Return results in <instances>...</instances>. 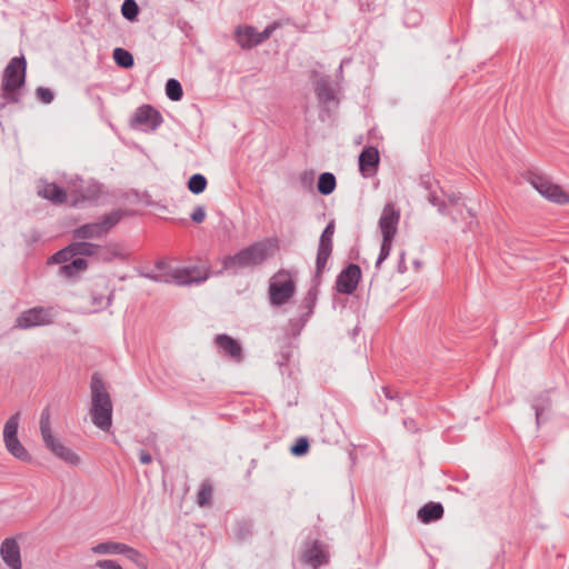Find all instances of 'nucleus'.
Returning a JSON list of instances; mask_svg holds the SVG:
<instances>
[{
  "instance_id": "obj_1",
  "label": "nucleus",
  "mask_w": 569,
  "mask_h": 569,
  "mask_svg": "<svg viewBox=\"0 0 569 569\" xmlns=\"http://www.w3.org/2000/svg\"><path fill=\"white\" fill-rule=\"evenodd\" d=\"M27 78V60L23 56L13 57L3 71L0 92V117L10 103H19Z\"/></svg>"
},
{
  "instance_id": "obj_2",
  "label": "nucleus",
  "mask_w": 569,
  "mask_h": 569,
  "mask_svg": "<svg viewBox=\"0 0 569 569\" xmlns=\"http://www.w3.org/2000/svg\"><path fill=\"white\" fill-rule=\"evenodd\" d=\"M91 389V420L102 431H109L112 426V401L104 381L98 373H93L90 382Z\"/></svg>"
},
{
  "instance_id": "obj_3",
  "label": "nucleus",
  "mask_w": 569,
  "mask_h": 569,
  "mask_svg": "<svg viewBox=\"0 0 569 569\" xmlns=\"http://www.w3.org/2000/svg\"><path fill=\"white\" fill-rule=\"evenodd\" d=\"M269 241H257L222 259V271L236 276L240 270L262 264L269 256Z\"/></svg>"
},
{
  "instance_id": "obj_4",
  "label": "nucleus",
  "mask_w": 569,
  "mask_h": 569,
  "mask_svg": "<svg viewBox=\"0 0 569 569\" xmlns=\"http://www.w3.org/2000/svg\"><path fill=\"white\" fill-rule=\"evenodd\" d=\"M124 212L121 209L113 210L99 220L78 226L71 230V236L76 240L101 239L106 237L113 227L123 218Z\"/></svg>"
},
{
  "instance_id": "obj_5",
  "label": "nucleus",
  "mask_w": 569,
  "mask_h": 569,
  "mask_svg": "<svg viewBox=\"0 0 569 569\" xmlns=\"http://www.w3.org/2000/svg\"><path fill=\"white\" fill-rule=\"evenodd\" d=\"M297 291L292 273L280 269L269 279L268 299L272 307L279 308L288 303Z\"/></svg>"
},
{
  "instance_id": "obj_6",
  "label": "nucleus",
  "mask_w": 569,
  "mask_h": 569,
  "mask_svg": "<svg viewBox=\"0 0 569 569\" xmlns=\"http://www.w3.org/2000/svg\"><path fill=\"white\" fill-rule=\"evenodd\" d=\"M39 425L44 447L64 462L77 466L80 462L79 456L74 453L70 448L61 443L58 439H56L52 433L49 407H46L42 410Z\"/></svg>"
},
{
  "instance_id": "obj_7",
  "label": "nucleus",
  "mask_w": 569,
  "mask_h": 569,
  "mask_svg": "<svg viewBox=\"0 0 569 569\" xmlns=\"http://www.w3.org/2000/svg\"><path fill=\"white\" fill-rule=\"evenodd\" d=\"M58 316L54 307H33L21 312L14 322L17 329H31L53 323Z\"/></svg>"
},
{
  "instance_id": "obj_8",
  "label": "nucleus",
  "mask_w": 569,
  "mask_h": 569,
  "mask_svg": "<svg viewBox=\"0 0 569 569\" xmlns=\"http://www.w3.org/2000/svg\"><path fill=\"white\" fill-rule=\"evenodd\" d=\"M19 419L20 412H16L6 421L3 427V441L10 455L21 461H29L31 457L18 438Z\"/></svg>"
},
{
  "instance_id": "obj_9",
  "label": "nucleus",
  "mask_w": 569,
  "mask_h": 569,
  "mask_svg": "<svg viewBox=\"0 0 569 569\" xmlns=\"http://www.w3.org/2000/svg\"><path fill=\"white\" fill-rule=\"evenodd\" d=\"M528 180L530 184L547 200L557 204L569 203V193L560 186L551 182L547 177L530 172Z\"/></svg>"
},
{
  "instance_id": "obj_10",
  "label": "nucleus",
  "mask_w": 569,
  "mask_h": 569,
  "mask_svg": "<svg viewBox=\"0 0 569 569\" xmlns=\"http://www.w3.org/2000/svg\"><path fill=\"white\" fill-rule=\"evenodd\" d=\"M279 27L280 22L278 21L268 24L261 32H258L251 26L238 27L236 29V39L241 48L250 49L269 39Z\"/></svg>"
},
{
  "instance_id": "obj_11",
  "label": "nucleus",
  "mask_w": 569,
  "mask_h": 569,
  "mask_svg": "<svg viewBox=\"0 0 569 569\" xmlns=\"http://www.w3.org/2000/svg\"><path fill=\"white\" fill-rule=\"evenodd\" d=\"M163 118L161 113L151 104H142L137 108L131 120V126L134 129L143 131H154L161 123Z\"/></svg>"
},
{
  "instance_id": "obj_12",
  "label": "nucleus",
  "mask_w": 569,
  "mask_h": 569,
  "mask_svg": "<svg viewBox=\"0 0 569 569\" xmlns=\"http://www.w3.org/2000/svg\"><path fill=\"white\" fill-rule=\"evenodd\" d=\"M361 279V268L349 263L337 276L335 289L342 295H352Z\"/></svg>"
},
{
  "instance_id": "obj_13",
  "label": "nucleus",
  "mask_w": 569,
  "mask_h": 569,
  "mask_svg": "<svg viewBox=\"0 0 569 569\" xmlns=\"http://www.w3.org/2000/svg\"><path fill=\"white\" fill-rule=\"evenodd\" d=\"M335 233V221L331 220L322 230V233L319 239L317 257H316V267L318 268V273H323L327 269L328 260L332 252V237Z\"/></svg>"
},
{
  "instance_id": "obj_14",
  "label": "nucleus",
  "mask_w": 569,
  "mask_h": 569,
  "mask_svg": "<svg viewBox=\"0 0 569 569\" xmlns=\"http://www.w3.org/2000/svg\"><path fill=\"white\" fill-rule=\"evenodd\" d=\"M214 343L223 356L230 358L234 362L239 363L243 360L242 346L233 337L227 333H219L214 337Z\"/></svg>"
},
{
  "instance_id": "obj_15",
  "label": "nucleus",
  "mask_w": 569,
  "mask_h": 569,
  "mask_svg": "<svg viewBox=\"0 0 569 569\" xmlns=\"http://www.w3.org/2000/svg\"><path fill=\"white\" fill-rule=\"evenodd\" d=\"M400 220V211L392 203H387L379 219V228L382 238L393 239L397 232V226Z\"/></svg>"
},
{
  "instance_id": "obj_16",
  "label": "nucleus",
  "mask_w": 569,
  "mask_h": 569,
  "mask_svg": "<svg viewBox=\"0 0 569 569\" xmlns=\"http://www.w3.org/2000/svg\"><path fill=\"white\" fill-rule=\"evenodd\" d=\"M380 162L379 151L376 147H365L358 157L359 171L363 178L372 177Z\"/></svg>"
},
{
  "instance_id": "obj_17",
  "label": "nucleus",
  "mask_w": 569,
  "mask_h": 569,
  "mask_svg": "<svg viewBox=\"0 0 569 569\" xmlns=\"http://www.w3.org/2000/svg\"><path fill=\"white\" fill-rule=\"evenodd\" d=\"M0 555L10 569H22L20 547L16 539H4L0 547Z\"/></svg>"
},
{
  "instance_id": "obj_18",
  "label": "nucleus",
  "mask_w": 569,
  "mask_h": 569,
  "mask_svg": "<svg viewBox=\"0 0 569 569\" xmlns=\"http://www.w3.org/2000/svg\"><path fill=\"white\" fill-rule=\"evenodd\" d=\"M322 274L323 273H318V268L316 267L315 276L311 280V287L300 303V308L303 310L301 315L305 316V319H309L313 313V309L318 300L319 286L322 282Z\"/></svg>"
},
{
  "instance_id": "obj_19",
  "label": "nucleus",
  "mask_w": 569,
  "mask_h": 569,
  "mask_svg": "<svg viewBox=\"0 0 569 569\" xmlns=\"http://www.w3.org/2000/svg\"><path fill=\"white\" fill-rule=\"evenodd\" d=\"M301 561L313 569L328 562V555L319 540L312 541L302 552Z\"/></svg>"
},
{
  "instance_id": "obj_20",
  "label": "nucleus",
  "mask_w": 569,
  "mask_h": 569,
  "mask_svg": "<svg viewBox=\"0 0 569 569\" xmlns=\"http://www.w3.org/2000/svg\"><path fill=\"white\" fill-rule=\"evenodd\" d=\"M73 192H76L82 201L97 202L102 193V184L94 180L83 181L80 180L74 184Z\"/></svg>"
},
{
  "instance_id": "obj_21",
  "label": "nucleus",
  "mask_w": 569,
  "mask_h": 569,
  "mask_svg": "<svg viewBox=\"0 0 569 569\" xmlns=\"http://www.w3.org/2000/svg\"><path fill=\"white\" fill-rule=\"evenodd\" d=\"M38 194L53 204H62L67 201L66 190L54 182H44L38 189Z\"/></svg>"
},
{
  "instance_id": "obj_22",
  "label": "nucleus",
  "mask_w": 569,
  "mask_h": 569,
  "mask_svg": "<svg viewBox=\"0 0 569 569\" xmlns=\"http://www.w3.org/2000/svg\"><path fill=\"white\" fill-rule=\"evenodd\" d=\"M315 92L320 104L329 106L337 102L329 77H321L315 82Z\"/></svg>"
},
{
  "instance_id": "obj_23",
  "label": "nucleus",
  "mask_w": 569,
  "mask_h": 569,
  "mask_svg": "<svg viewBox=\"0 0 569 569\" xmlns=\"http://www.w3.org/2000/svg\"><path fill=\"white\" fill-rule=\"evenodd\" d=\"M443 512L445 509L440 502L430 501L418 510L417 517L422 523H430L441 519Z\"/></svg>"
},
{
  "instance_id": "obj_24",
  "label": "nucleus",
  "mask_w": 569,
  "mask_h": 569,
  "mask_svg": "<svg viewBox=\"0 0 569 569\" xmlns=\"http://www.w3.org/2000/svg\"><path fill=\"white\" fill-rule=\"evenodd\" d=\"M531 408L535 410L537 427L545 420L543 415L551 408L549 391H542L532 399Z\"/></svg>"
},
{
  "instance_id": "obj_25",
  "label": "nucleus",
  "mask_w": 569,
  "mask_h": 569,
  "mask_svg": "<svg viewBox=\"0 0 569 569\" xmlns=\"http://www.w3.org/2000/svg\"><path fill=\"white\" fill-rule=\"evenodd\" d=\"M69 249L76 258L94 257V253L99 250V244L78 240L69 243Z\"/></svg>"
},
{
  "instance_id": "obj_26",
  "label": "nucleus",
  "mask_w": 569,
  "mask_h": 569,
  "mask_svg": "<svg viewBox=\"0 0 569 569\" xmlns=\"http://www.w3.org/2000/svg\"><path fill=\"white\" fill-rule=\"evenodd\" d=\"M94 257L98 261L101 262H111L116 259H124V254L121 252L119 246L117 244H99V250L94 253Z\"/></svg>"
},
{
  "instance_id": "obj_27",
  "label": "nucleus",
  "mask_w": 569,
  "mask_h": 569,
  "mask_svg": "<svg viewBox=\"0 0 569 569\" xmlns=\"http://www.w3.org/2000/svg\"><path fill=\"white\" fill-rule=\"evenodd\" d=\"M88 268V261L81 257H73L71 262L62 264L60 267V274L66 278H73L79 274L81 271H84Z\"/></svg>"
},
{
  "instance_id": "obj_28",
  "label": "nucleus",
  "mask_w": 569,
  "mask_h": 569,
  "mask_svg": "<svg viewBox=\"0 0 569 569\" xmlns=\"http://www.w3.org/2000/svg\"><path fill=\"white\" fill-rule=\"evenodd\" d=\"M337 187V179L331 172H322L318 177L317 189L322 196L331 194Z\"/></svg>"
},
{
  "instance_id": "obj_29",
  "label": "nucleus",
  "mask_w": 569,
  "mask_h": 569,
  "mask_svg": "<svg viewBox=\"0 0 569 569\" xmlns=\"http://www.w3.org/2000/svg\"><path fill=\"white\" fill-rule=\"evenodd\" d=\"M126 543L116 541L100 542L91 548L97 555H122Z\"/></svg>"
},
{
  "instance_id": "obj_30",
  "label": "nucleus",
  "mask_w": 569,
  "mask_h": 569,
  "mask_svg": "<svg viewBox=\"0 0 569 569\" xmlns=\"http://www.w3.org/2000/svg\"><path fill=\"white\" fill-rule=\"evenodd\" d=\"M116 64L123 69H130L134 64L133 56L130 51L123 48H114L112 52Z\"/></svg>"
},
{
  "instance_id": "obj_31",
  "label": "nucleus",
  "mask_w": 569,
  "mask_h": 569,
  "mask_svg": "<svg viewBox=\"0 0 569 569\" xmlns=\"http://www.w3.org/2000/svg\"><path fill=\"white\" fill-rule=\"evenodd\" d=\"M166 94L171 101H180L183 97L181 83L177 79H168L164 86Z\"/></svg>"
},
{
  "instance_id": "obj_32",
  "label": "nucleus",
  "mask_w": 569,
  "mask_h": 569,
  "mask_svg": "<svg viewBox=\"0 0 569 569\" xmlns=\"http://www.w3.org/2000/svg\"><path fill=\"white\" fill-rule=\"evenodd\" d=\"M122 556L131 560L137 567L141 569H147L148 561L147 558L137 549L126 545Z\"/></svg>"
},
{
  "instance_id": "obj_33",
  "label": "nucleus",
  "mask_w": 569,
  "mask_h": 569,
  "mask_svg": "<svg viewBox=\"0 0 569 569\" xmlns=\"http://www.w3.org/2000/svg\"><path fill=\"white\" fill-rule=\"evenodd\" d=\"M207 184V178L201 173L192 174L187 183L189 191L193 194L202 193L206 190Z\"/></svg>"
},
{
  "instance_id": "obj_34",
  "label": "nucleus",
  "mask_w": 569,
  "mask_h": 569,
  "mask_svg": "<svg viewBox=\"0 0 569 569\" xmlns=\"http://www.w3.org/2000/svg\"><path fill=\"white\" fill-rule=\"evenodd\" d=\"M140 8L136 0H124L121 6V13L130 22L137 21Z\"/></svg>"
},
{
  "instance_id": "obj_35",
  "label": "nucleus",
  "mask_w": 569,
  "mask_h": 569,
  "mask_svg": "<svg viewBox=\"0 0 569 569\" xmlns=\"http://www.w3.org/2000/svg\"><path fill=\"white\" fill-rule=\"evenodd\" d=\"M189 273H190L189 269H184L182 271H176L173 278L179 286H188L191 283H201V282L206 281L208 278L207 274L202 276V277H198V278H191L189 276Z\"/></svg>"
},
{
  "instance_id": "obj_36",
  "label": "nucleus",
  "mask_w": 569,
  "mask_h": 569,
  "mask_svg": "<svg viewBox=\"0 0 569 569\" xmlns=\"http://www.w3.org/2000/svg\"><path fill=\"white\" fill-rule=\"evenodd\" d=\"M211 497H212V487L209 482H202L200 489H199V492H198V497H197V502L200 507H207L210 505L211 502Z\"/></svg>"
},
{
  "instance_id": "obj_37",
  "label": "nucleus",
  "mask_w": 569,
  "mask_h": 569,
  "mask_svg": "<svg viewBox=\"0 0 569 569\" xmlns=\"http://www.w3.org/2000/svg\"><path fill=\"white\" fill-rule=\"evenodd\" d=\"M392 241L393 239L391 238H382V242H381V247H380V252H379V256L377 258V261L375 263V268L376 269H379L381 263L388 259V257L390 256V252H391V248H392Z\"/></svg>"
},
{
  "instance_id": "obj_38",
  "label": "nucleus",
  "mask_w": 569,
  "mask_h": 569,
  "mask_svg": "<svg viewBox=\"0 0 569 569\" xmlns=\"http://www.w3.org/2000/svg\"><path fill=\"white\" fill-rule=\"evenodd\" d=\"M310 448V443L307 437H299L296 442L291 446L290 452L296 457L305 456Z\"/></svg>"
},
{
  "instance_id": "obj_39",
  "label": "nucleus",
  "mask_w": 569,
  "mask_h": 569,
  "mask_svg": "<svg viewBox=\"0 0 569 569\" xmlns=\"http://www.w3.org/2000/svg\"><path fill=\"white\" fill-rule=\"evenodd\" d=\"M73 258L72 251L69 249V244L63 249L53 253L50 258L52 263H63L66 264L70 259Z\"/></svg>"
},
{
  "instance_id": "obj_40",
  "label": "nucleus",
  "mask_w": 569,
  "mask_h": 569,
  "mask_svg": "<svg viewBox=\"0 0 569 569\" xmlns=\"http://www.w3.org/2000/svg\"><path fill=\"white\" fill-rule=\"evenodd\" d=\"M309 319H305V316L300 315L297 319H290L289 320V330L291 336L297 337L302 331L303 327L306 326L307 321Z\"/></svg>"
},
{
  "instance_id": "obj_41",
  "label": "nucleus",
  "mask_w": 569,
  "mask_h": 569,
  "mask_svg": "<svg viewBox=\"0 0 569 569\" xmlns=\"http://www.w3.org/2000/svg\"><path fill=\"white\" fill-rule=\"evenodd\" d=\"M36 96L39 101H41L44 104H49L54 99V93L50 88L46 87H38L36 90Z\"/></svg>"
},
{
  "instance_id": "obj_42",
  "label": "nucleus",
  "mask_w": 569,
  "mask_h": 569,
  "mask_svg": "<svg viewBox=\"0 0 569 569\" xmlns=\"http://www.w3.org/2000/svg\"><path fill=\"white\" fill-rule=\"evenodd\" d=\"M428 201L433 206L437 207L440 214L446 216L447 214V203L445 200L440 199L435 192H429L428 194Z\"/></svg>"
},
{
  "instance_id": "obj_43",
  "label": "nucleus",
  "mask_w": 569,
  "mask_h": 569,
  "mask_svg": "<svg viewBox=\"0 0 569 569\" xmlns=\"http://www.w3.org/2000/svg\"><path fill=\"white\" fill-rule=\"evenodd\" d=\"M251 525L248 521H238L236 523V536L238 539L243 540L250 535Z\"/></svg>"
},
{
  "instance_id": "obj_44",
  "label": "nucleus",
  "mask_w": 569,
  "mask_h": 569,
  "mask_svg": "<svg viewBox=\"0 0 569 569\" xmlns=\"http://www.w3.org/2000/svg\"><path fill=\"white\" fill-rule=\"evenodd\" d=\"M382 392L386 399L396 402L399 406H402L403 398L399 395L397 390L391 387H382Z\"/></svg>"
},
{
  "instance_id": "obj_45",
  "label": "nucleus",
  "mask_w": 569,
  "mask_h": 569,
  "mask_svg": "<svg viewBox=\"0 0 569 569\" xmlns=\"http://www.w3.org/2000/svg\"><path fill=\"white\" fill-rule=\"evenodd\" d=\"M300 183L302 186V188L307 189V190H310L312 189V186H313V171H305L303 173L300 174Z\"/></svg>"
},
{
  "instance_id": "obj_46",
  "label": "nucleus",
  "mask_w": 569,
  "mask_h": 569,
  "mask_svg": "<svg viewBox=\"0 0 569 569\" xmlns=\"http://www.w3.org/2000/svg\"><path fill=\"white\" fill-rule=\"evenodd\" d=\"M96 567L100 569H123L116 560L111 559L98 560Z\"/></svg>"
},
{
  "instance_id": "obj_47",
  "label": "nucleus",
  "mask_w": 569,
  "mask_h": 569,
  "mask_svg": "<svg viewBox=\"0 0 569 569\" xmlns=\"http://www.w3.org/2000/svg\"><path fill=\"white\" fill-rule=\"evenodd\" d=\"M190 218L196 223H201L206 218V211L204 208L201 206H198L193 212L190 214Z\"/></svg>"
},
{
  "instance_id": "obj_48",
  "label": "nucleus",
  "mask_w": 569,
  "mask_h": 569,
  "mask_svg": "<svg viewBox=\"0 0 569 569\" xmlns=\"http://www.w3.org/2000/svg\"><path fill=\"white\" fill-rule=\"evenodd\" d=\"M406 252L405 251H401L400 252V256H399V261H398V266H397V271L399 273H405L407 271V264H406Z\"/></svg>"
},
{
  "instance_id": "obj_49",
  "label": "nucleus",
  "mask_w": 569,
  "mask_h": 569,
  "mask_svg": "<svg viewBox=\"0 0 569 569\" xmlns=\"http://www.w3.org/2000/svg\"><path fill=\"white\" fill-rule=\"evenodd\" d=\"M40 238H41V234L38 230H31L28 233L26 241L28 244H32V243L38 242L40 240Z\"/></svg>"
},
{
  "instance_id": "obj_50",
  "label": "nucleus",
  "mask_w": 569,
  "mask_h": 569,
  "mask_svg": "<svg viewBox=\"0 0 569 569\" xmlns=\"http://www.w3.org/2000/svg\"><path fill=\"white\" fill-rule=\"evenodd\" d=\"M139 461L142 465H149L152 461V457L147 450L141 449L139 451Z\"/></svg>"
},
{
  "instance_id": "obj_51",
  "label": "nucleus",
  "mask_w": 569,
  "mask_h": 569,
  "mask_svg": "<svg viewBox=\"0 0 569 569\" xmlns=\"http://www.w3.org/2000/svg\"><path fill=\"white\" fill-rule=\"evenodd\" d=\"M403 426L412 431V432H417L418 431V428H417V425H416V421L412 419V418H407L403 420Z\"/></svg>"
},
{
  "instance_id": "obj_52",
  "label": "nucleus",
  "mask_w": 569,
  "mask_h": 569,
  "mask_svg": "<svg viewBox=\"0 0 569 569\" xmlns=\"http://www.w3.org/2000/svg\"><path fill=\"white\" fill-rule=\"evenodd\" d=\"M447 198H448L449 203H451V204H457L460 200V196L457 193H453V192L448 194Z\"/></svg>"
},
{
  "instance_id": "obj_53",
  "label": "nucleus",
  "mask_w": 569,
  "mask_h": 569,
  "mask_svg": "<svg viewBox=\"0 0 569 569\" xmlns=\"http://www.w3.org/2000/svg\"><path fill=\"white\" fill-rule=\"evenodd\" d=\"M142 276L156 282L161 281V276L156 273H143Z\"/></svg>"
},
{
  "instance_id": "obj_54",
  "label": "nucleus",
  "mask_w": 569,
  "mask_h": 569,
  "mask_svg": "<svg viewBox=\"0 0 569 569\" xmlns=\"http://www.w3.org/2000/svg\"><path fill=\"white\" fill-rule=\"evenodd\" d=\"M92 299H93V305H100L103 297L102 296H100V297L93 296Z\"/></svg>"
},
{
  "instance_id": "obj_55",
  "label": "nucleus",
  "mask_w": 569,
  "mask_h": 569,
  "mask_svg": "<svg viewBox=\"0 0 569 569\" xmlns=\"http://www.w3.org/2000/svg\"><path fill=\"white\" fill-rule=\"evenodd\" d=\"M111 300H112V295H110V296L107 298V303H106V306H110Z\"/></svg>"
},
{
  "instance_id": "obj_56",
  "label": "nucleus",
  "mask_w": 569,
  "mask_h": 569,
  "mask_svg": "<svg viewBox=\"0 0 569 569\" xmlns=\"http://www.w3.org/2000/svg\"><path fill=\"white\" fill-rule=\"evenodd\" d=\"M349 457H350V459L352 460V462H355V460H356V456H355V453H353V452H350V453H349Z\"/></svg>"
},
{
  "instance_id": "obj_57",
  "label": "nucleus",
  "mask_w": 569,
  "mask_h": 569,
  "mask_svg": "<svg viewBox=\"0 0 569 569\" xmlns=\"http://www.w3.org/2000/svg\"><path fill=\"white\" fill-rule=\"evenodd\" d=\"M415 264H416L417 267H419V266H420V262H419V261H415Z\"/></svg>"
}]
</instances>
